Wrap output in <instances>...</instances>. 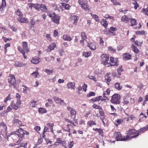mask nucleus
<instances>
[{
  "label": "nucleus",
  "mask_w": 148,
  "mask_h": 148,
  "mask_svg": "<svg viewBox=\"0 0 148 148\" xmlns=\"http://www.w3.org/2000/svg\"><path fill=\"white\" fill-rule=\"evenodd\" d=\"M15 134L21 139H19V140L17 141L16 143L17 144L19 143L22 140V138H23L25 134H28V133L26 131L23 130L21 128H20L19 129L16 130L15 132Z\"/></svg>",
  "instance_id": "nucleus-1"
},
{
  "label": "nucleus",
  "mask_w": 148,
  "mask_h": 148,
  "mask_svg": "<svg viewBox=\"0 0 148 148\" xmlns=\"http://www.w3.org/2000/svg\"><path fill=\"white\" fill-rule=\"evenodd\" d=\"M114 137L116 141H128L131 138L130 136L127 135L125 137L121 138L122 135L119 132H115L114 133Z\"/></svg>",
  "instance_id": "nucleus-2"
},
{
  "label": "nucleus",
  "mask_w": 148,
  "mask_h": 148,
  "mask_svg": "<svg viewBox=\"0 0 148 148\" xmlns=\"http://www.w3.org/2000/svg\"><path fill=\"white\" fill-rule=\"evenodd\" d=\"M121 96L120 95L117 94H114L112 97L111 101V102L114 104H118L121 103L120 101Z\"/></svg>",
  "instance_id": "nucleus-3"
},
{
  "label": "nucleus",
  "mask_w": 148,
  "mask_h": 148,
  "mask_svg": "<svg viewBox=\"0 0 148 148\" xmlns=\"http://www.w3.org/2000/svg\"><path fill=\"white\" fill-rule=\"evenodd\" d=\"M9 86H13L14 88H17V84L16 80L14 75H12L9 76L8 79Z\"/></svg>",
  "instance_id": "nucleus-4"
},
{
  "label": "nucleus",
  "mask_w": 148,
  "mask_h": 148,
  "mask_svg": "<svg viewBox=\"0 0 148 148\" xmlns=\"http://www.w3.org/2000/svg\"><path fill=\"white\" fill-rule=\"evenodd\" d=\"M49 17L52 18V20L54 23L57 24L60 23V16L57 15L54 13L49 14Z\"/></svg>",
  "instance_id": "nucleus-5"
},
{
  "label": "nucleus",
  "mask_w": 148,
  "mask_h": 148,
  "mask_svg": "<svg viewBox=\"0 0 148 148\" xmlns=\"http://www.w3.org/2000/svg\"><path fill=\"white\" fill-rule=\"evenodd\" d=\"M101 58L102 64L105 65L108 64L109 58L108 55L106 54H102L101 56Z\"/></svg>",
  "instance_id": "nucleus-6"
},
{
  "label": "nucleus",
  "mask_w": 148,
  "mask_h": 148,
  "mask_svg": "<svg viewBox=\"0 0 148 148\" xmlns=\"http://www.w3.org/2000/svg\"><path fill=\"white\" fill-rule=\"evenodd\" d=\"M78 2L79 4L81 5V7L84 10H89L88 5L86 1L79 0Z\"/></svg>",
  "instance_id": "nucleus-7"
},
{
  "label": "nucleus",
  "mask_w": 148,
  "mask_h": 148,
  "mask_svg": "<svg viewBox=\"0 0 148 148\" xmlns=\"http://www.w3.org/2000/svg\"><path fill=\"white\" fill-rule=\"evenodd\" d=\"M53 99L56 103H59L60 105L62 106H64L66 105V103L63 100H62L57 97H53Z\"/></svg>",
  "instance_id": "nucleus-8"
},
{
  "label": "nucleus",
  "mask_w": 148,
  "mask_h": 148,
  "mask_svg": "<svg viewBox=\"0 0 148 148\" xmlns=\"http://www.w3.org/2000/svg\"><path fill=\"white\" fill-rule=\"evenodd\" d=\"M148 129V125H147L146 127H144L142 129H140L138 130L136 133L137 134L136 135L132 136L130 137V138H134L135 137H136L138 136L140 134H141L143 133V132H144L145 131L147 130Z\"/></svg>",
  "instance_id": "nucleus-9"
},
{
  "label": "nucleus",
  "mask_w": 148,
  "mask_h": 148,
  "mask_svg": "<svg viewBox=\"0 0 148 148\" xmlns=\"http://www.w3.org/2000/svg\"><path fill=\"white\" fill-rule=\"evenodd\" d=\"M87 46L92 50H95L96 48V43L95 42L88 43Z\"/></svg>",
  "instance_id": "nucleus-10"
},
{
  "label": "nucleus",
  "mask_w": 148,
  "mask_h": 148,
  "mask_svg": "<svg viewBox=\"0 0 148 148\" xmlns=\"http://www.w3.org/2000/svg\"><path fill=\"white\" fill-rule=\"evenodd\" d=\"M22 48L24 52H28L29 51L27 44V42H22Z\"/></svg>",
  "instance_id": "nucleus-11"
},
{
  "label": "nucleus",
  "mask_w": 148,
  "mask_h": 148,
  "mask_svg": "<svg viewBox=\"0 0 148 148\" xmlns=\"http://www.w3.org/2000/svg\"><path fill=\"white\" fill-rule=\"evenodd\" d=\"M40 61V59L37 57H34L32 59L31 62H32L35 64H38Z\"/></svg>",
  "instance_id": "nucleus-12"
},
{
  "label": "nucleus",
  "mask_w": 148,
  "mask_h": 148,
  "mask_svg": "<svg viewBox=\"0 0 148 148\" xmlns=\"http://www.w3.org/2000/svg\"><path fill=\"white\" fill-rule=\"evenodd\" d=\"M71 18L72 21H73V24L76 25L77 23V21L79 19V17L75 15H71Z\"/></svg>",
  "instance_id": "nucleus-13"
},
{
  "label": "nucleus",
  "mask_w": 148,
  "mask_h": 148,
  "mask_svg": "<svg viewBox=\"0 0 148 148\" xmlns=\"http://www.w3.org/2000/svg\"><path fill=\"white\" fill-rule=\"evenodd\" d=\"M73 141L69 142L67 144L65 143L64 145L63 146L65 148H71L73 145Z\"/></svg>",
  "instance_id": "nucleus-14"
},
{
  "label": "nucleus",
  "mask_w": 148,
  "mask_h": 148,
  "mask_svg": "<svg viewBox=\"0 0 148 148\" xmlns=\"http://www.w3.org/2000/svg\"><path fill=\"white\" fill-rule=\"evenodd\" d=\"M43 12H47L48 11V8L46 5L41 4L40 5V9Z\"/></svg>",
  "instance_id": "nucleus-15"
},
{
  "label": "nucleus",
  "mask_w": 148,
  "mask_h": 148,
  "mask_svg": "<svg viewBox=\"0 0 148 148\" xmlns=\"http://www.w3.org/2000/svg\"><path fill=\"white\" fill-rule=\"evenodd\" d=\"M67 86L69 88H71L72 89H75V83L74 82H70L67 83Z\"/></svg>",
  "instance_id": "nucleus-16"
},
{
  "label": "nucleus",
  "mask_w": 148,
  "mask_h": 148,
  "mask_svg": "<svg viewBox=\"0 0 148 148\" xmlns=\"http://www.w3.org/2000/svg\"><path fill=\"white\" fill-rule=\"evenodd\" d=\"M22 17H19L18 18V21L21 23H27L28 21L27 19L25 18H22Z\"/></svg>",
  "instance_id": "nucleus-17"
},
{
  "label": "nucleus",
  "mask_w": 148,
  "mask_h": 148,
  "mask_svg": "<svg viewBox=\"0 0 148 148\" xmlns=\"http://www.w3.org/2000/svg\"><path fill=\"white\" fill-rule=\"evenodd\" d=\"M68 110H69L71 115H75L76 114V111L75 110L69 106H68L67 108Z\"/></svg>",
  "instance_id": "nucleus-18"
},
{
  "label": "nucleus",
  "mask_w": 148,
  "mask_h": 148,
  "mask_svg": "<svg viewBox=\"0 0 148 148\" xmlns=\"http://www.w3.org/2000/svg\"><path fill=\"white\" fill-rule=\"evenodd\" d=\"M110 61L112 63L110 64V66H114L118 65L117 63L114 60V58L113 57H111L110 58Z\"/></svg>",
  "instance_id": "nucleus-19"
},
{
  "label": "nucleus",
  "mask_w": 148,
  "mask_h": 148,
  "mask_svg": "<svg viewBox=\"0 0 148 148\" xmlns=\"http://www.w3.org/2000/svg\"><path fill=\"white\" fill-rule=\"evenodd\" d=\"M57 141L55 142V145H57V143L62 144V146L64 145V144H65V142L64 141H62V139L60 138H58L57 139Z\"/></svg>",
  "instance_id": "nucleus-20"
},
{
  "label": "nucleus",
  "mask_w": 148,
  "mask_h": 148,
  "mask_svg": "<svg viewBox=\"0 0 148 148\" xmlns=\"http://www.w3.org/2000/svg\"><path fill=\"white\" fill-rule=\"evenodd\" d=\"M92 106L93 108H94L96 109H99V110L101 114V112H102V108L101 107L99 106H98L96 104H94Z\"/></svg>",
  "instance_id": "nucleus-21"
},
{
  "label": "nucleus",
  "mask_w": 148,
  "mask_h": 148,
  "mask_svg": "<svg viewBox=\"0 0 148 148\" xmlns=\"http://www.w3.org/2000/svg\"><path fill=\"white\" fill-rule=\"evenodd\" d=\"M130 20V18L127 17L126 15H124L123 16L121 19V20L123 22H125L126 23H127L129 22V20Z\"/></svg>",
  "instance_id": "nucleus-22"
},
{
  "label": "nucleus",
  "mask_w": 148,
  "mask_h": 148,
  "mask_svg": "<svg viewBox=\"0 0 148 148\" xmlns=\"http://www.w3.org/2000/svg\"><path fill=\"white\" fill-rule=\"evenodd\" d=\"M130 26H133L136 25L137 24L136 20L134 18H130Z\"/></svg>",
  "instance_id": "nucleus-23"
},
{
  "label": "nucleus",
  "mask_w": 148,
  "mask_h": 148,
  "mask_svg": "<svg viewBox=\"0 0 148 148\" xmlns=\"http://www.w3.org/2000/svg\"><path fill=\"white\" fill-rule=\"evenodd\" d=\"M115 88L118 90H120L122 88V87L120 85V84L118 82L115 84Z\"/></svg>",
  "instance_id": "nucleus-24"
},
{
  "label": "nucleus",
  "mask_w": 148,
  "mask_h": 148,
  "mask_svg": "<svg viewBox=\"0 0 148 148\" xmlns=\"http://www.w3.org/2000/svg\"><path fill=\"white\" fill-rule=\"evenodd\" d=\"M56 45L54 43H51L49 47V49L50 51H49L54 49V48L56 47Z\"/></svg>",
  "instance_id": "nucleus-25"
},
{
  "label": "nucleus",
  "mask_w": 148,
  "mask_h": 148,
  "mask_svg": "<svg viewBox=\"0 0 148 148\" xmlns=\"http://www.w3.org/2000/svg\"><path fill=\"white\" fill-rule=\"evenodd\" d=\"M15 132H12L10 134H9L7 136L8 138V139L9 137L11 136H12V138L14 140H15V138L17 137V135L15 134Z\"/></svg>",
  "instance_id": "nucleus-26"
},
{
  "label": "nucleus",
  "mask_w": 148,
  "mask_h": 148,
  "mask_svg": "<svg viewBox=\"0 0 148 148\" xmlns=\"http://www.w3.org/2000/svg\"><path fill=\"white\" fill-rule=\"evenodd\" d=\"M63 39L64 40L70 41L72 40V38L69 36H68L66 35H64L63 36Z\"/></svg>",
  "instance_id": "nucleus-27"
},
{
  "label": "nucleus",
  "mask_w": 148,
  "mask_h": 148,
  "mask_svg": "<svg viewBox=\"0 0 148 148\" xmlns=\"http://www.w3.org/2000/svg\"><path fill=\"white\" fill-rule=\"evenodd\" d=\"M133 51L136 53H138L139 52V50L137 47L134 45H132L131 46Z\"/></svg>",
  "instance_id": "nucleus-28"
},
{
  "label": "nucleus",
  "mask_w": 148,
  "mask_h": 148,
  "mask_svg": "<svg viewBox=\"0 0 148 148\" xmlns=\"http://www.w3.org/2000/svg\"><path fill=\"white\" fill-rule=\"evenodd\" d=\"M101 24L104 26L105 28H106L107 27L108 24L107 23V21L105 19H103L101 21Z\"/></svg>",
  "instance_id": "nucleus-29"
},
{
  "label": "nucleus",
  "mask_w": 148,
  "mask_h": 148,
  "mask_svg": "<svg viewBox=\"0 0 148 148\" xmlns=\"http://www.w3.org/2000/svg\"><path fill=\"white\" fill-rule=\"evenodd\" d=\"M25 64L22 62H15V65L17 67H22L25 66Z\"/></svg>",
  "instance_id": "nucleus-30"
},
{
  "label": "nucleus",
  "mask_w": 148,
  "mask_h": 148,
  "mask_svg": "<svg viewBox=\"0 0 148 148\" xmlns=\"http://www.w3.org/2000/svg\"><path fill=\"white\" fill-rule=\"evenodd\" d=\"M110 92V90L109 89H108L103 94V96L106 98H107V97L109 95Z\"/></svg>",
  "instance_id": "nucleus-31"
},
{
  "label": "nucleus",
  "mask_w": 148,
  "mask_h": 148,
  "mask_svg": "<svg viewBox=\"0 0 148 148\" xmlns=\"http://www.w3.org/2000/svg\"><path fill=\"white\" fill-rule=\"evenodd\" d=\"M11 106L15 110H17L19 106L17 104L14 103L13 102H12L11 103Z\"/></svg>",
  "instance_id": "nucleus-32"
},
{
  "label": "nucleus",
  "mask_w": 148,
  "mask_h": 148,
  "mask_svg": "<svg viewBox=\"0 0 148 148\" xmlns=\"http://www.w3.org/2000/svg\"><path fill=\"white\" fill-rule=\"evenodd\" d=\"M6 6V2L5 0H2V4L1 6H0V10L3 9Z\"/></svg>",
  "instance_id": "nucleus-33"
},
{
  "label": "nucleus",
  "mask_w": 148,
  "mask_h": 148,
  "mask_svg": "<svg viewBox=\"0 0 148 148\" xmlns=\"http://www.w3.org/2000/svg\"><path fill=\"white\" fill-rule=\"evenodd\" d=\"M14 123H16L18 124L19 126H22V124L21 122L18 119H14L12 121Z\"/></svg>",
  "instance_id": "nucleus-34"
},
{
  "label": "nucleus",
  "mask_w": 148,
  "mask_h": 148,
  "mask_svg": "<svg viewBox=\"0 0 148 148\" xmlns=\"http://www.w3.org/2000/svg\"><path fill=\"white\" fill-rule=\"evenodd\" d=\"M62 6L63 8H64L66 10H69L70 9L71 6L68 4L65 3H63L62 4Z\"/></svg>",
  "instance_id": "nucleus-35"
},
{
  "label": "nucleus",
  "mask_w": 148,
  "mask_h": 148,
  "mask_svg": "<svg viewBox=\"0 0 148 148\" xmlns=\"http://www.w3.org/2000/svg\"><path fill=\"white\" fill-rule=\"evenodd\" d=\"M147 116L144 114L143 113H141L140 114V118L139 119L140 122H142L143 121L142 120V119L143 118H147Z\"/></svg>",
  "instance_id": "nucleus-36"
},
{
  "label": "nucleus",
  "mask_w": 148,
  "mask_h": 148,
  "mask_svg": "<svg viewBox=\"0 0 148 148\" xmlns=\"http://www.w3.org/2000/svg\"><path fill=\"white\" fill-rule=\"evenodd\" d=\"M40 5L39 4H34V8L37 10L40 11Z\"/></svg>",
  "instance_id": "nucleus-37"
},
{
  "label": "nucleus",
  "mask_w": 148,
  "mask_h": 148,
  "mask_svg": "<svg viewBox=\"0 0 148 148\" xmlns=\"http://www.w3.org/2000/svg\"><path fill=\"white\" fill-rule=\"evenodd\" d=\"M38 111L40 113H46L47 112L46 110L44 108H40L38 109Z\"/></svg>",
  "instance_id": "nucleus-38"
},
{
  "label": "nucleus",
  "mask_w": 148,
  "mask_h": 148,
  "mask_svg": "<svg viewBox=\"0 0 148 148\" xmlns=\"http://www.w3.org/2000/svg\"><path fill=\"white\" fill-rule=\"evenodd\" d=\"M131 55L128 53H125L124 55V57L126 60H128L130 59Z\"/></svg>",
  "instance_id": "nucleus-39"
},
{
  "label": "nucleus",
  "mask_w": 148,
  "mask_h": 148,
  "mask_svg": "<svg viewBox=\"0 0 148 148\" xmlns=\"http://www.w3.org/2000/svg\"><path fill=\"white\" fill-rule=\"evenodd\" d=\"M91 16L92 18H93L97 22H99V17L97 15H94L91 14Z\"/></svg>",
  "instance_id": "nucleus-40"
},
{
  "label": "nucleus",
  "mask_w": 148,
  "mask_h": 148,
  "mask_svg": "<svg viewBox=\"0 0 148 148\" xmlns=\"http://www.w3.org/2000/svg\"><path fill=\"white\" fill-rule=\"evenodd\" d=\"M0 126L3 128L5 131L7 130V127L5 124L3 122H2L0 123Z\"/></svg>",
  "instance_id": "nucleus-41"
},
{
  "label": "nucleus",
  "mask_w": 148,
  "mask_h": 148,
  "mask_svg": "<svg viewBox=\"0 0 148 148\" xmlns=\"http://www.w3.org/2000/svg\"><path fill=\"white\" fill-rule=\"evenodd\" d=\"M91 53L90 52H84L83 53V56L85 57H88L90 56Z\"/></svg>",
  "instance_id": "nucleus-42"
},
{
  "label": "nucleus",
  "mask_w": 148,
  "mask_h": 148,
  "mask_svg": "<svg viewBox=\"0 0 148 148\" xmlns=\"http://www.w3.org/2000/svg\"><path fill=\"white\" fill-rule=\"evenodd\" d=\"M81 36L82 39L85 40L87 38L85 33L84 32H82L81 33Z\"/></svg>",
  "instance_id": "nucleus-43"
},
{
  "label": "nucleus",
  "mask_w": 148,
  "mask_h": 148,
  "mask_svg": "<svg viewBox=\"0 0 148 148\" xmlns=\"http://www.w3.org/2000/svg\"><path fill=\"white\" fill-rule=\"evenodd\" d=\"M130 135H132L136 134V132H135V130L133 129H130L128 131Z\"/></svg>",
  "instance_id": "nucleus-44"
},
{
  "label": "nucleus",
  "mask_w": 148,
  "mask_h": 148,
  "mask_svg": "<svg viewBox=\"0 0 148 148\" xmlns=\"http://www.w3.org/2000/svg\"><path fill=\"white\" fill-rule=\"evenodd\" d=\"M30 90L29 88L27 87L26 86H24V88H23V92L25 93H27V91H29Z\"/></svg>",
  "instance_id": "nucleus-45"
},
{
  "label": "nucleus",
  "mask_w": 148,
  "mask_h": 148,
  "mask_svg": "<svg viewBox=\"0 0 148 148\" xmlns=\"http://www.w3.org/2000/svg\"><path fill=\"white\" fill-rule=\"evenodd\" d=\"M32 75L34 78L37 77L38 75H39L37 71L34 72L32 73Z\"/></svg>",
  "instance_id": "nucleus-46"
},
{
  "label": "nucleus",
  "mask_w": 148,
  "mask_h": 148,
  "mask_svg": "<svg viewBox=\"0 0 148 148\" xmlns=\"http://www.w3.org/2000/svg\"><path fill=\"white\" fill-rule=\"evenodd\" d=\"M105 80L108 84H109L108 83L110 82L111 81V78L109 76H105Z\"/></svg>",
  "instance_id": "nucleus-47"
},
{
  "label": "nucleus",
  "mask_w": 148,
  "mask_h": 148,
  "mask_svg": "<svg viewBox=\"0 0 148 148\" xmlns=\"http://www.w3.org/2000/svg\"><path fill=\"white\" fill-rule=\"evenodd\" d=\"M90 79H92L93 80V81L96 82L97 81V79L96 77L92 75H88L87 76Z\"/></svg>",
  "instance_id": "nucleus-48"
},
{
  "label": "nucleus",
  "mask_w": 148,
  "mask_h": 148,
  "mask_svg": "<svg viewBox=\"0 0 148 148\" xmlns=\"http://www.w3.org/2000/svg\"><path fill=\"white\" fill-rule=\"evenodd\" d=\"M16 14L18 15L19 17H22L23 15L22 13L20 11L18 10L16 12Z\"/></svg>",
  "instance_id": "nucleus-49"
},
{
  "label": "nucleus",
  "mask_w": 148,
  "mask_h": 148,
  "mask_svg": "<svg viewBox=\"0 0 148 148\" xmlns=\"http://www.w3.org/2000/svg\"><path fill=\"white\" fill-rule=\"evenodd\" d=\"M116 122L118 124H117L116 123H115V125L116 126H117L119 124L122 123L123 122V121L121 119H117L116 120Z\"/></svg>",
  "instance_id": "nucleus-50"
},
{
  "label": "nucleus",
  "mask_w": 148,
  "mask_h": 148,
  "mask_svg": "<svg viewBox=\"0 0 148 148\" xmlns=\"http://www.w3.org/2000/svg\"><path fill=\"white\" fill-rule=\"evenodd\" d=\"M95 95V93L94 92H89V94L87 95V97H89L91 96H94Z\"/></svg>",
  "instance_id": "nucleus-51"
},
{
  "label": "nucleus",
  "mask_w": 148,
  "mask_h": 148,
  "mask_svg": "<svg viewBox=\"0 0 148 148\" xmlns=\"http://www.w3.org/2000/svg\"><path fill=\"white\" fill-rule=\"evenodd\" d=\"M111 1L113 3L114 5H120V3L119 2H117L116 0H111Z\"/></svg>",
  "instance_id": "nucleus-52"
},
{
  "label": "nucleus",
  "mask_w": 148,
  "mask_h": 148,
  "mask_svg": "<svg viewBox=\"0 0 148 148\" xmlns=\"http://www.w3.org/2000/svg\"><path fill=\"white\" fill-rule=\"evenodd\" d=\"M50 59H49L48 58H46V60L48 62H49L50 60H53L55 59L54 57L52 56H50Z\"/></svg>",
  "instance_id": "nucleus-53"
},
{
  "label": "nucleus",
  "mask_w": 148,
  "mask_h": 148,
  "mask_svg": "<svg viewBox=\"0 0 148 148\" xmlns=\"http://www.w3.org/2000/svg\"><path fill=\"white\" fill-rule=\"evenodd\" d=\"M88 125H89L90 126H91L92 125H96V123L93 121H90L88 122Z\"/></svg>",
  "instance_id": "nucleus-54"
},
{
  "label": "nucleus",
  "mask_w": 148,
  "mask_h": 148,
  "mask_svg": "<svg viewBox=\"0 0 148 148\" xmlns=\"http://www.w3.org/2000/svg\"><path fill=\"white\" fill-rule=\"evenodd\" d=\"M46 37L47 39L50 41L52 40V39L50 36V35L49 34H47L46 35Z\"/></svg>",
  "instance_id": "nucleus-55"
},
{
  "label": "nucleus",
  "mask_w": 148,
  "mask_h": 148,
  "mask_svg": "<svg viewBox=\"0 0 148 148\" xmlns=\"http://www.w3.org/2000/svg\"><path fill=\"white\" fill-rule=\"evenodd\" d=\"M45 71L48 74H50L53 72L52 70H49V69H46L45 70Z\"/></svg>",
  "instance_id": "nucleus-56"
},
{
  "label": "nucleus",
  "mask_w": 148,
  "mask_h": 148,
  "mask_svg": "<svg viewBox=\"0 0 148 148\" xmlns=\"http://www.w3.org/2000/svg\"><path fill=\"white\" fill-rule=\"evenodd\" d=\"M58 52L59 53L60 55L61 56H62L64 55V51L62 49H60L59 50Z\"/></svg>",
  "instance_id": "nucleus-57"
},
{
  "label": "nucleus",
  "mask_w": 148,
  "mask_h": 148,
  "mask_svg": "<svg viewBox=\"0 0 148 148\" xmlns=\"http://www.w3.org/2000/svg\"><path fill=\"white\" fill-rule=\"evenodd\" d=\"M145 32L143 31H137L136 32V34H145Z\"/></svg>",
  "instance_id": "nucleus-58"
},
{
  "label": "nucleus",
  "mask_w": 148,
  "mask_h": 148,
  "mask_svg": "<svg viewBox=\"0 0 148 148\" xmlns=\"http://www.w3.org/2000/svg\"><path fill=\"white\" fill-rule=\"evenodd\" d=\"M93 129L95 131H97V132H98L99 133V134L100 135H101V134L102 133L103 131H102V130L101 129H99L96 128V129Z\"/></svg>",
  "instance_id": "nucleus-59"
},
{
  "label": "nucleus",
  "mask_w": 148,
  "mask_h": 148,
  "mask_svg": "<svg viewBox=\"0 0 148 148\" xmlns=\"http://www.w3.org/2000/svg\"><path fill=\"white\" fill-rule=\"evenodd\" d=\"M36 101H33L31 102L30 105L31 106L33 107H34L36 105Z\"/></svg>",
  "instance_id": "nucleus-60"
},
{
  "label": "nucleus",
  "mask_w": 148,
  "mask_h": 148,
  "mask_svg": "<svg viewBox=\"0 0 148 148\" xmlns=\"http://www.w3.org/2000/svg\"><path fill=\"white\" fill-rule=\"evenodd\" d=\"M18 51L20 52L22 54H24V52L23 51V50L22 49L21 47H18Z\"/></svg>",
  "instance_id": "nucleus-61"
},
{
  "label": "nucleus",
  "mask_w": 148,
  "mask_h": 148,
  "mask_svg": "<svg viewBox=\"0 0 148 148\" xmlns=\"http://www.w3.org/2000/svg\"><path fill=\"white\" fill-rule=\"evenodd\" d=\"M87 85L85 84H84V85H83L82 86V89H83V90L85 92H86V88H87Z\"/></svg>",
  "instance_id": "nucleus-62"
},
{
  "label": "nucleus",
  "mask_w": 148,
  "mask_h": 148,
  "mask_svg": "<svg viewBox=\"0 0 148 148\" xmlns=\"http://www.w3.org/2000/svg\"><path fill=\"white\" fill-rule=\"evenodd\" d=\"M50 128L53 127L54 126V124L53 123H47L46 124Z\"/></svg>",
  "instance_id": "nucleus-63"
},
{
  "label": "nucleus",
  "mask_w": 148,
  "mask_h": 148,
  "mask_svg": "<svg viewBox=\"0 0 148 148\" xmlns=\"http://www.w3.org/2000/svg\"><path fill=\"white\" fill-rule=\"evenodd\" d=\"M143 87L144 85L141 84H139L137 86V87L139 89V90H141L143 88Z\"/></svg>",
  "instance_id": "nucleus-64"
}]
</instances>
